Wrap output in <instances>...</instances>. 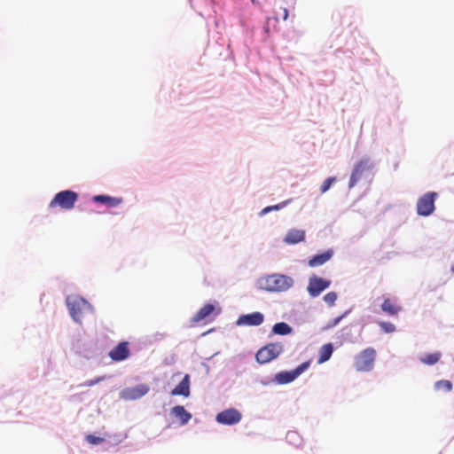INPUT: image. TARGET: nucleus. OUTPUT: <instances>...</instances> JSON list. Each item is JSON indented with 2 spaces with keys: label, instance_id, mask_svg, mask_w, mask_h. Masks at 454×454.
<instances>
[{
  "label": "nucleus",
  "instance_id": "13",
  "mask_svg": "<svg viewBox=\"0 0 454 454\" xmlns=\"http://www.w3.org/2000/svg\"><path fill=\"white\" fill-rule=\"evenodd\" d=\"M130 354L129 342H120L109 352V357L115 362L123 361L129 357Z\"/></svg>",
  "mask_w": 454,
  "mask_h": 454
},
{
  "label": "nucleus",
  "instance_id": "10",
  "mask_svg": "<svg viewBox=\"0 0 454 454\" xmlns=\"http://www.w3.org/2000/svg\"><path fill=\"white\" fill-rule=\"evenodd\" d=\"M331 286V281L319 278L317 276H312L309 279V285L307 291L312 297H317L324 290L327 289Z\"/></svg>",
  "mask_w": 454,
  "mask_h": 454
},
{
  "label": "nucleus",
  "instance_id": "15",
  "mask_svg": "<svg viewBox=\"0 0 454 454\" xmlns=\"http://www.w3.org/2000/svg\"><path fill=\"white\" fill-rule=\"evenodd\" d=\"M93 201L105 204L108 207H115L122 203V198L111 197L108 195H96L92 198Z\"/></svg>",
  "mask_w": 454,
  "mask_h": 454
},
{
  "label": "nucleus",
  "instance_id": "27",
  "mask_svg": "<svg viewBox=\"0 0 454 454\" xmlns=\"http://www.w3.org/2000/svg\"><path fill=\"white\" fill-rule=\"evenodd\" d=\"M323 299L329 306H333L337 300V294L335 292H329Z\"/></svg>",
  "mask_w": 454,
  "mask_h": 454
},
{
  "label": "nucleus",
  "instance_id": "5",
  "mask_svg": "<svg viewBox=\"0 0 454 454\" xmlns=\"http://www.w3.org/2000/svg\"><path fill=\"white\" fill-rule=\"evenodd\" d=\"M282 352L281 343H270L257 351L255 358L259 364H266L277 358Z\"/></svg>",
  "mask_w": 454,
  "mask_h": 454
},
{
  "label": "nucleus",
  "instance_id": "4",
  "mask_svg": "<svg viewBox=\"0 0 454 454\" xmlns=\"http://www.w3.org/2000/svg\"><path fill=\"white\" fill-rule=\"evenodd\" d=\"M66 301L72 318L81 323L83 312L90 307L89 302L80 296H68Z\"/></svg>",
  "mask_w": 454,
  "mask_h": 454
},
{
  "label": "nucleus",
  "instance_id": "32",
  "mask_svg": "<svg viewBox=\"0 0 454 454\" xmlns=\"http://www.w3.org/2000/svg\"><path fill=\"white\" fill-rule=\"evenodd\" d=\"M282 12H283V16H282L283 20H286L288 18V15H289L287 8H282Z\"/></svg>",
  "mask_w": 454,
  "mask_h": 454
},
{
  "label": "nucleus",
  "instance_id": "2",
  "mask_svg": "<svg viewBox=\"0 0 454 454\" xmlns=\"http://www.w3.org/2000/svg\"><path fill=\"white\" fill-rule=\"evenodd\" d=\"M77 200V192L71 190H65L58 192L54 196V198L51 200L49 207L51 208L59 207L64 210H71L74 208Z\"/></svg>",
  "mask_w": 454,
  "mask_h": 454
},
{
  "label": "nucleus",
  "instance_id": "18",
  "mask_svg": "<svg viewBox=\"0 0 454 454\" xmlns=\"http://www.w3.org/2000/svg\"><path fill=\"white\" fill-rule=\"evenodd\" d=\"M381 309L389 316H397L402 310V307L391 299L387 298L381 304Z\"/></svg>",
  "mask_w": 454,
  "mask_h": 454
},
{
  "label": "nucleus",
  "instance_id": "30",
  "mask_svg": "<svg viewBox=\"0 0 454 454\" xmlns=\"http://www.w3.org/2000/svg\"><path fill=\"white\" fill-rule=\"evenodd\" d=\"M348 311H346L341 316L334 318L331 323H329V325H327V328L336 326L348 315Z\"/></svg>",
  "mask_w": 454,
  "mask_h": 454
},
{
  "label": "nucleus",
  "instance_id": "21",
  "mask_svg": "<svg viewBox=\"0 0 454 454\" xmlns=\"http://www.w3.org/2000/svg\"><path fill=\"white\" fill-rule=\"evenodd\" d=\"M333 351L332 343H327L322 346L319 351L318 363L322 364L329 360Z\"/></svg>",
  "mask_w": 454,
  "mask_h": 454
},
{
  "label": "nucleus",
  "instance_id": "22",
  "mask_svg": "<svg viewBox=\"0 0 454 454\" xmlns=\"http://www.w3.org/2000/svg\"><path fill=\"white\" fill-rule=\"evenodd\" d=\"M442 357L441 352H434L431 354H427L424 356L419 358V361L427 365H434L437 364Z\"/></svg>",
  "mask_w": 454,
  "mask_h": 454
},
{
  "label": "nucleus",
  "instance_id": "1",
  "mask_svg": "<svg viewBox=\"0 0 454 454\" xmlns=\"http://www.w3.org/2000/svg\"><path fill=\"white\" fill-rule=\"evenodd\" d=\"M293 285L294 280L291 277L278 273L262 277L258 280L259 288L270 293L286 292Z\"/></svg>",
  "mask_w": 454,
  "mask_h": 454
},
{
  "label": "nucleus",
  "instance_id": "12",
  "mask_svg": "<svg viewBox=\"0 0 454 454\" xmlns=\"http://www.w3.org/2000/svg\"><path fill=\"white\" fill-rule=\"evenodd\" d=\"M215 311V305L207 303L199 309V311L192 317V322L197 324L204 321L205 323L211 322L214 319L213 314Z\"/></svg>",
  "mask_w": 454,
  "mask_h": 454
},
{
  "label": "nucleus",
  "instance_id": "16",
  "mask_svg": "<svg viewBox=\"0 0 454 454\" xmlns=\"http://www.w3.org/2000/svg\"><path fill=\"white\" fill-rule=\"evenodd\" d=\"M172 395H184L187 397L190 395V378L186 374L182 381L171 391Z\"/></svg>",
  "mask_w": 454,
  "mask_h": 454
},
{
  "label": "nucleus",
  "instance_id": "6",
  "mask_svg": "<svg viewBox=\"0 0 454 454\" xmlns=\"http://www.w3.org/2000/svg\"><path fill=\"white\" fill-rule=\"evenodd\" d=\"M309 361L302 363L293 371L280 372L275 375V380L278 384H287L294 381L299 375L309 367Z\"/></svg>",
  "mask_w": 454,
  "mask_h": 454
},
{
  "label": "nucleus",
  "instance_id": "3",
  "mask_svg": "<svg viewBox=\"0 0 454 454\" xmlns=\"http://www.w3.org/2000/svg\"><path fill=\"white\" fill-rule=\"evenodd\" d=\"M376 357L373 348H367L357 354L354 358V365L357 372H370L372 370Z\"/></svg>",
  "mask_w": 454,
  "mask_h": 454
},
{
  "label": "nucleus",
  "instance_id": "33",
  "mask_svg": "<svg viewBox=\"0 0 454 454\" xmlns=\"http://www.w3.org/2000/svg\"><path fill=\"white\" fill-rule=\"evenodd\" d=\"M295 436H297V434H296V433H295V432H289V433L287 434V437H288V438H290V439H292V438H294V437H295Z\"/></svg>",
  "mask_w": 454,
  "mask_h": 454
},
{
  "label": "nucleus",
  "instance_id": "8",
  "mask_svg": "<svg viewBox=\"0 0 454 454\" xmlns=\"http://www.w3.org/2000/svg\"><path fill=\"white\" fill-rule=\"evenodd\" d=\"M372 167L373 164L368 158L362 159L361 160H359L353 168L348 183V187L350 189L353 188L362 178L364 172L372 169Z\"/></svg>",
  "mask_w": 454,
  "mask_h": 454
},
{
  "label": "nucleus",
  "instance_id": "29",
  "mask_svg": "<svg viewBox=\"0 0 454 454\" xmlns=\"http://www.w3.org/2000/svg\"><path fill=\"white\" fill-rule=\"evenodd\" d=\"M86 441L90 444L97 445L102 443L105 440L102 437L95 436L93 434H88L86 436Z\"/></svg>",
  "mask_w": 454,
  "mask_h": 454
},
{
  "label": "nucleus",
  "instance_id": "19",
  "mask_svg": "<svg viewBox=\"0 0 454 454\" xmlns=\"http://www.w3.org/2000/svg\"><path fill=\"white\" fill-rule=\"evenodd\" d=\"M305 239V231L302 230L293 229L287 232L285 237V242L287 244H297Z\"/></svg>",
  "mask_w": 454,
  "mask_h": 454
},
{
  "label": "nucleus",
  "instance_id": "9",
  "mask_svg": "<svg viewBox=\"0 0 454 454\" xmlns=\"http://www.w3.org/2000/svg\"><path fill=\"white\" fill-rule=\"evenodd\" d=\"M149 390L150 387L146 384L126 387L120 392V398L125 401L137 400L145 395Z\"/></svg>",
  "mask_w": 454,
  "mask_h": 454
},
{
  "label": "nucleus",
  "instance_id": "25",
  "mask_svg": "<svg viewBox=\"0 0 454 454\" xmlns=\"http://www.w3.org/2000/svg\"><path fill=\"white\" fill-rule=\"evenodd\" d=\"M434 388L436 390L443 389L446 392H450L452 389V383L448 380H438L434 384Z\"/></svg>",
  "mask_w": 454,
  "mask_h": 454
},
{
  "label": "nucleus",
  "instance_id": "31",
  "mask_svg": "<svg viewBox=\"0 0 454 454\" xmlns=\"http://www.w3.org/2000/svg\"><path fill=\"white\" fill-rule=\"evenodd\" d=\"M102 380H104V377H99V378H97L95 380H87L85 381L82 386H84V387H92L94 386L95 384L100 382Z\"/></svg>",
  "mask_w": 454,
  "mask_h": 454
},
{
  "label": "nucleus",
  "instance_id": "11",
  "mask_svg": "<svg viewBox=\"0 0 454 454\" xmlns=\"http://www.w3.org/2000/svg\"><path fill=\"white\" fill-rule=\"evenodd\" d=\"M241 419V413L234 408L224 410L216 415V421L223 425H234L239 423Z\"/></svg>",
  "mask_w": 454,
  "mask_h": 454
},
{
  "label": "nucleus",
  "instance_id": "7",
  "mask_svg": "<svg viewBox=\"0 0 454 454\" xmlns=\"http://www.w3.org/2000/svg\"><path fill=\"white\" fill-rule=\"evenodd\" d=\"M436 196V192H427L418 200L417 212L419 215L427 216L434 212Z\"/></svg>",
  "mask_w": 454,
  "mask_h": 454
},
{
  "label": "nucleus",
  "instance_id": "20",
  "mask_svg": "<svg viewBox=\"0 0 454 454\" xmlns=\"http://www.w3.org/2000/svg\"><path fill=\"white\" fill-rule=\"evenodd\" d=\"M171 413L180 419L181 425H185L192 418V414L182 405H176L172 408Z\"/></svg>",
  "mask_w": 454,
  "mask_h": 454
},
{
  "label": "nucleus",
  "instance_id": "23",
  "mask_svg": "<svg viewBox=\"0 0 454 454\" xmlns=\"http://www.w3.org/2000/svg\"><path fill=\"white\" fill-rule=\"evenodd\" d=\"M272 332L275 334L286 335L291 333L292 328L288 324L285 322H280L273 325Z\"/></svg>",
  "mask_w": 454,
  "mask_h": 454
},
{
  "label": "nucleus",
  "instance_id": "26",
  "mask_svg": "<svg viewBox=\"0 0 454 454\" xmlns=\"http://www.w3.org/2000/svg\"><path fill=\"white\" fill-rule=\"evenodd\" d=\"M335 182H336V178H335V177H333H333H328V178H326V179L324 181V183L322 184L321 187H320V192H321V193H325V192H326L330 189V187L332 186V184H333V183H335Z\"/></svg>",
  "mask_w": 454,
  "mask_h": 454
},
{
  "label": "nucleus",
  "instance_id": "24",
  "mask_svg": "<svg viewBox=\"0 0 454 454\" xmlns=\"http://www.w3.org/2000/svg\"><path fill=\"white\" fill-rule=\"evenodd\" d=\"M291 201H292V199L282 201L277 205L268 206V207H264L260 212V215H264L273 210H280V209L284 208L285 207H286Z\"/></svg>",
  "mask_w": 454,
  "mask_h": 454
},
{
  "label": "nucleus",
  "instance_id": "34",
  "mask_svg": "<svg viewBox=\"0 0 454 454\" xmlns=\"http://www.w3.org/2000/svg\"><path fill=\"white\" fill-rule=\"evenodd\" d=\"M219 311H221V309H218V311L213 316L215 317V315L219 314Z\"/></svg>",
  "mask_w": 454,
  "mask_h": 454
},
{
  "label": "nucleus",
  "instance_id": "17",
  "mask_svg": "<svg viewBox=\"0 0 454 454\" xmlns=\"http://www.w3.org/2000/svg\"><path fill=\"white\" fill-rule=\"evenodd\" d=\"M333 254L332 250L325 251L320 254H317L309 260V265L310 267H318L328 262Z\"/></svg>",
  "mask_w": 454,
  "mask_h": 454
},
{
  "label": "nucleus",
  "instance_id": "28",
  "mask_svg": "<svg viewBox=\"0 0 454 454\" xmlns=\"http://www.w3.org/2000/svg\"><path fill=\"white\" fill-rule=\"evenodd\" d=\"M379 325L386 333H391L395 331V325L390 322H380Z\"/></svg>",
  "mask_w": 454,
  "mask_h": 454
},
{
  "label": "nucleus",
  "instance_id": "14",
  "mask_svg": "<svg viewBox=\"0 0 454 454\" xmlns=\"http://www.w3.org/2000/svg\"><path fill=\"white\" fill-rule=\"evenodd\" d=\"M264 317L261 312H253L251 314L242 315L239 317L237 324L239 325L257 326L262 324Z\"/></svg>",
  "mask_w": 454,
  "mask_h": 454
},
{
  "label": "nucleus",
  "instance_id": "35",
  "mask_svg": "<svg viewBox=\"0 0 454 454\" xmlns=\"http://www.w3.org/2000/svg\"><path fill=\"white\" fill-rule=\"evenodd\" d=\"M451 271L454 273V265L451 266Z\"/></svg>",
  "mask_w": 454,
  "mask_h": 454
}]
</instances>
